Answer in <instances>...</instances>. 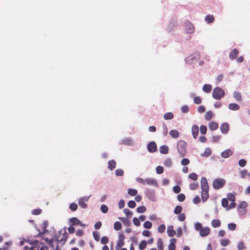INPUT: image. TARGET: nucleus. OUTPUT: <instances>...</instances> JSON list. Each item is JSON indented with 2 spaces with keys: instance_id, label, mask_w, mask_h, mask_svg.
<instances>
[{
  "instance_id": "nucleus-1",
  "label": "nucleus",
  "mask_w": 250,
  "mask_h": 250,
  "mask_svg": "<svg viewBox=\"0 0 250 250\" xmlns=\"http://www.w3.org/2000/svg\"><path fill=\"white\" fill-rule=\"evenodd\" d=\"M177 149L181 157L186 156L187 153V143L183 140H179L177 142Z\"/></svg>"
},
{
  "instance_id": "nucleus-2",
  "label": "nucleus",
  "mask_w": 250,
  "mask_h": 250,
  "mask_svg": "<svg viewBox=\"0 0 250 250\" xmlns=\"http://www.w3.org/2000/svg\"><path fill=\"white\" fill-rule=\"evenodd\" d=\"M225 96V91L221 88L217 87L213 89L212 97L216 100H220Z\"/></svg>"
},
{
  "instance_id": "nucleus-3",
  "label": "nucleus",
  "mask_w": 250,
  "mask_h": 250,
  "mask_svg": "<svg viewBox=\"0 0 250 250\" xmlns=\"http://www.w3.org/2000/svg\"><path fill=\"white\" fill-rule=\"evenodd\" d=\"M225 181L223 179H217L213 181L212 186L214 189H218L222 188L225 185Z\"/></svg>"
},
{
  "instance_id": "nucleus-4",
  "label": "nucleus",
  "mask_w": 250,
  "mask_h": 250,
  "mask_svg": "<svg viewBox=\"0 0 250 250\" xmlns=\"http://www.w3.org/2000/svg\"><path fill=\"white\" fill-rule=\"evenodd\" d=\"M89 198V196H84L80 198L78 201L79 205L83 208H86L87 205L85 202L88 201Z\"/></svg>"
},
{
  "instance_id": "nucleus-5",
  "label": "nucleus",
  "mask_w": 250,
  "mask_h": 250,
  "mask_svg": "<svg viewBox=\"0 0 250 250\" xmlns=\"http://www.w3.org/2000/svg\"><path fill=\"white\" fill-rule=\"evenodd\" d=\"M201 187L202 190H209V186L206 178L202 177L201 178Z\"/></svg>"
},
{
  "instance_id": "nucleus-6",
  "label": "nucleus",
  "mask_w": 250,
  "mask_h": 250,
  "mask_svg": "<svg viewBox=\"0 0 250 250\" xmlns=\"http://www.w3.org/2000/svg\"><path fill=\"white\" fill-rule=\"evenodd\" d=\"M147 149L150 152H154L157 149V146L154 142L149 143L147 145Z\"/></svg>"
},
{
  "instance_id": "nucleus-7",
  "label": "nucleus",
  "mask_w": 250,
  "mask_h": 250,
  "mask_svg": "<svg viewBox=\"0 0 250 250\" xmlns=\"http://www.w3.org/2000/svg\"><path fill=\"white\" fill-rule=\"evenodd\" d=\"M210 232V229L208 227H204L200 231V235L202 237H205L208 235Z\"/></svg>"
},
{
  "instance_id": "nucleus-8",
  "label": "nucleus",
  "mask_w": 250,
  "mask_h": 250,
  "mask_svg": "<svg viewBox=\"0 0 250 250\" xmlns=\"http://www.w3.org/2000/svg\"><path fill=\"white\" fill-rule=\"evenodd\" d=\"M48 248L46 246L42 245L41 247L37 246V244L30 247L28 250H47Z\"/></svg>"
},
{
  "instance_id": "nucleus-9",
  "label": "nucleus",
  "mask_w": 250,
  "mask_h": 250,
  "mask_svg": "<svg viewBox=\"0 0 250 250\" xmlns=\"http://www.w3.org/2000/svg\"><path fill=\"white\" fill-rule=\"evenodd\" d=\"M239 54V51L237 49H233L229 53V57L231 60H234L237 58Z\"/></svg>"
},
{
  "instance_id": "nucleus-10",
  "label": "nucleus",
  "mask_w": 250,
  "mask_h": 250,
  "mask_svg": "<svg viewBox=\"0 0 250 250\" xmlns=\"http://www.w3.org/2000/svg\"><path fill=\"white\" fill-rule=\"evenodd\" d=\"M186 30L188 33H191L194 32V27L191 22H188L186 23Z\"/></svg>"
},
{
  "instance_id": "nucleus-11",
  "label": "nucleus",
  "mask_w": 250,
  "mask_h": 250,
  "mask_svg": "<svg viewBox=\"0 0 250 250\" xmlns=\"http://www.w3.org/2000/svg\"><path fill=\"white\" fill-rule=\"evenodd\" d=\"M146 182L148 185H152L154 187H158V184L157 181L153 178H147L146 180Z\"/></svg>"
},
{
  "instance_id": "nucleus-12",
  "label": "nucleus",
  "mask_w": 250,
  "mask_h": 250,
  "mask_svg": "<svg viewBox=\"0 0 250 250\" xmlns=\"http://www.w3.org/2000/svg\"><path fill=\"white\" fill-rule=\"evenodd\" d=\"M191 131L193 138L196 139L199 133L198 126L197 125H193L192 127Z\"/></svg>"
},
{
  "instance_id": "nucleus-13",
  "label": "nucleus",
  "mask_w": 250,
  "mask_h": 250,
  "mask_svg": "<svg viewBox=\"0 0 250 250\" xmlns=\"http://www.w3.org/2000/svg\"><path fill=\"white\" fill-rule=\"evenodd\" d=\"M208 190H202L201 197L203 202H206L208 198Z\"/></svg>"
},
{
  "instance_id": "nucleus-14",
  "label": "nucleus",
  "mask_w": 250,
  "mask_h": 250,
  "mask_svg": "<svg viewBox=\"0 0 250 250\" xmlns=\"http://www.w3.org/2000/svg\"><path fill=\"white\" fill-rule=\"evenodd\" d=\"M221 132L223 133L226 134L227 133L229 130V125L228 123H223L220 127Z\"/></svg>"
},
{
  "instance_id": "nucleus-15",
  "label": "nucleus",
  "mask_w": 250,
  "mask_h": 250,
  "mask_svg": "<svg viewBox=\"0 0 250 250\" xmlns=\"http://www.w3.org/2000/svg\"><path fill=\"white\" fill-rule=\"evenodd\" d=\"M167 235L170 237L174 236L176 234L175 231L173 229V226H169L167 229Z\"/></svg>"
},
{
  "instance_id": "nucleus-16",
  "label": "nucleus",
  "mask_w": 250,
  "mask_h": 250,
  "mask_svg": "<svg viewBox=\"0 0 250 250\" xmlns=\"http://www.w3.org/2000/svg\"><path fill=\"white\" fill-rule=\"evenodd\" d=\"M70 222L72 224L71 226L73 225H81L83 226H84L83 225H82L81 222L76 217H72L70 219Z\"/></svg>"
},
{
  "instance_id": "nucleus-17",
  "label": "nucleus",
  "mask_w": 250,
  "mask_h": 250,
  "mask_svg": "<svg viewBox=\"0 0 250 250\" xmlns=\"http://www.w3.org/2000/svg\"><path fill=\"white\" fill-rule=\"evenodd\" d=\"M232 154V151L230 149H227L221 153V156L227 158Z\"/></svg>"
},
{
  "instance_id": "nucleus-18",
  "label": "nucleus",
  "mask_w": 250,
  "mask_h": 250,
  "mask_svg": "<svg viewBox=\"0 0 250 250\" xmlns=\"http://www.w3.org/2000/svg\"><path fill=\"white\" fill-rule=\"evenodd\" d=\"M169 148L166 145H163L160 147V152L162 154H167L168 152Z\"/></svg>"
},
{
  "instance_id": "nucleus-19",
  "label": "nucleus",
  "mask_w": 250,
  "mask_h": 250,
  "mask_svg": "<svg viewBox=\"0 0 250 250\" xmlns=\"http://www.w3.org/2000/svg\"><path fill=\"white\" fill-rule=\"evenodd\" d=\"M116 163L113 160H111L108 161V168L110 170H112L116 167Z\"/></svg>"
},
{
  "instance_id": "nucleus-20",
  "label": "nucleus",
  "mask_w": 250,
  "mask_h": 250,
  "mask_svg": "<svg viewBox=\"0 0 250 250\" xmlns=\"http://www.w3.org/2000/svg\"><path fill=\"white\" fill-rule=\"evenodd\" d=\"M214 21V17L212 15H207L205 17V21L208 23H212Z\"/></svg>"
},
{
  "instance_id": "nucleus-21",
  "label": "nucleus",
  "mask_w": 250,
  "mask_h": 250,
  "mask_svg": "<svg viewBox=\"0 0 250 250\" xmlns=\"http://www.w3.org/2000/svg\"><path fill=\"white\" fill-rule=\"evenodd\" d=\"M233 96L237 102H241L242 100L241 93L238 91H235L233 93Z\"/></svg>"
},
{
  "instance_id": "nucleus-22",
  "label": "nucleus",
  "mask_w": 250,
  "mask_h": 250,
  "mask_svg": "<svg viewBox=\"0 0 250 250\" xmlns=\"http://www.w3.org/2000/svg\"><path fill=\"white\" fill-rule=\"evenodd\" d=\"M119 219L122 221L124 224L126 226H130L131 225V221L125 217H120Z\"/></svg>"
},
{
  "instance_id": "nucleus-23",
  "label": "nucleus",
  "mask_w": 250,
  "mask_h": 250,
  "mask_svg": "<svg viewBox=\"0 0 250 250\" xmlns=\"http://www.w3.org/2000/svg\"><path fill=\"white\" fill-rule=\"evenodd\" d=\"M209 128L211 130H215L217 129L218 125L215 122H211L209 124Z\"/></svg>"
},
{
  "instance_id": "nucleus-24",
  "label": "nucleus",
  "mask_w": 250,
  "mask_h": 250,
  "mask_svg": "<svg viewBox=\"0 0 250 250\" xmlns=\"http://www.w3.org/2000/svg\"><path fill=\"white\" fill-rule=\"evenodd\" d=\"M211 225L213 228L219 227L221 226V221L218 219H213L211 221Z\"/></svg>"
},
{
  "instance_id": "nucleus-25",
  "label": "nucleus",
  "mask_w": 250,
  "mask_h": 250,
  "mask_svg": "<svg viewBox=\"0 0 250 250\" xmlns=\"http://www.w3.org/2000/svg\"><path fill=\"white\" fill-rule=\"evenodd\" d=\"M212 89V86L208 84H206L203 86V90L207 93H209Z\"/></svg>"
},
{
  "instance_id": "nucleus-26",
  "label": "nucleus",
  "mask_w": 250,
  "mask_h": 250,
  "mask_svg": "<svg viewBox=\"0 0 250 250\" xmlns=\"http://www.w3.org/2000/svg\"><path fill=\"white\" fill-rule=\"evenodd\" d=\"M229 108L232 110H237L240 108V106L237 104H230Z\"/></svg>"
},
{
  "instance_id": "nucleus-27",
  "label": "nucleus",
  "mask_w": 250,
  "mask_h": 250,
  "mask_svg": "<svg viewBox=\"0 0 250 250\" xmlns=\"http://www.w3.org/2000/svg\"><path fill=\"white\" fill-rule=\"evenodd\" d=\"M169 134L173 138H177L179 136V132L177 130H172L169 132Z\"/></svg>"
},
{
  "instance_id": "nucleus-28",
  "label": "nucleus",
  "mask_w": 250,
  "mask_h": 250,
  "mask_svg": "<svg viewBox=\"0 0 250 250\" xmlns=\"http://www.w3.org/2000/svg\"><path fill=\"white\" fill-rule=\"evenodd\" d=\"M147 246V242L146 240H143L140 242L139 245V248L141 250H144L146 248Z\"/></svg>"
},
{
  "instance_id": "nucleus-29",
  "label": "nucleus",
  "mask_w": 250,
  "mask_h": 250,
  "mask_svg": "<svg viewBox=\"0 0 250 250\" xmlns=\"http://www.w3.org/2000/svg\"><path fill=\"white\" fill-rule=\"evenodd\" d=\"M127 193L130 195L134 196L137 194L138 191L135 189L128 188L127 190Z\"/></svg>"
},
{
  "instance_id": "nucleus-30",
  "label": "nucleus",
  "mask_w": 250,
  "mask_h": 250,
  "mask_svg": "<svg viewBox=\"0 0 250 250\" xmlns=\"http://www.w3.org/2000/svg\"><path fill=\"white\" fill-rule=\"evenodd\" d=\"M174 117L173 114L171 112H167L164 115V118L165 120H170Z\"/></svg>"
},
{
  "instance_id": "nucleus-31",
  "label": "nucleus",
  "mask_w": 250,
  "mask_h": 250,
  "mask_svg": "<svg viewBox=\"0 0 250 250\" xmlns=\"http://www.w3.org/2000/svg\"><path fill=\"white\" fill-rule=\"evenodd\" d=\"M122 224L120 222H115L114 224V229L116 230H120L122 229Z\"/></svg>"
},
{
  "instance_id": "nucleus-32",
  "label": "nucleus",
  "mask_w": 250,
  "mask_h": 250,
  "mask_svg": "<svg viewBox=\"0 0 250 250\" xmlns=\"http://www.w3.org/2000/svg\"><path fill=\"white\" fill-rule=\"evenodd\" d=\"M158 250H163V242L161 238H159L157 241Z\"/></svg>"
},
{
  "instance_id": "nucleus-33",
  "label": "nucleus",
  "mask_w": 250,
  "mask_h": 250,
  "mask_svg": "<svg viewBox=\"0 0 250 250\" xmlns=\"http://www.w3.org/2000/svg\"><path fill=\"white\" fill-rule=\"evenodd\" d=\"M124 245V241L122 240H119L117 242V244L115 246V249L116 250H119Z\"/></svg>"
},
{
  "instance_id": "nucleus-34",
  "label": "nucleus",
  "mask_w": 250,
  "mask_h": 250,
  "mask_svg": "<svg viewBox=\"0 0 250 250\" xmlns=\"http://www.w3.org/2000/svg\"><path fill=\"white\" fill-rule=\"evenodd\" d=\"M199 186L198 182H192L189 185V188L191 190H195Z\"/></svg>"
},
{
  "instance_id": "nucleus-35",
  "label": "nucleus",
  "mask_w": 250,
  "mask_h": 250,
  "mask_svg": "<svg viewBox=\"0 0 250 250\" xmlns=\"http://www.w3.org/2000/svg\"><path fill=\"white\" fill-rule=\"evenodd\" d=\"M211 151L210 149L208 147H207L205 149L204 154H201V155L203 156L208 157L211 154Z\"/></svg>"
},
{
  "instance_id": "nucleus-36",
  "label": "nucleus",
  "mask_w": 250,
  "mask_h": 250,
  "mask_svg": "<svg viewBox=\"0 0 250 250\" xmlns=\"http://www.w3.org/2000/svg\"><path fill=\"white\" fill-rule=\"evenodd\" d=\"M237 249L238 250H243L246 249V246L243 242H239L237 244Z\"/></svg>"
},
{
  "instance_id": "nucleus-37",
  "label": "nucleus",
  "mask_w": 250,
  "mask_h": 250,
  "mask_svg": "<svg viewBox=\"0 0 250 250\" xmlns=\"http://www.w3.org/2000/svg\"><path fill=\"white\" fill-rule=\"evenodd\" d=\"M182 210V207L181 206H177L174 210V212L176 214H178L181 213Z\"/></svg>"
},
{
  "instance_id": "nucleus-38",
  "label": "nucleus",
  "mask_w": 250,
  "mask_h": 250,
  "mask_svg": "<svg viewBox=\"0 0 250 250\" xmlns=\"http://www.w3.org/2000/svg\"><path fill=\"white\" fill-rule=\"evenodd\" d=\"M77 204L75 203H71L69 205V208L73 211H75L77 209Z\"/></svg>"
},
{
  "instance_id": "nucleus-39",
  "label": "nucleus",
  "mask_w": 250,
  "mask_h": 250,
  "mask_svg": "<svg viewBox=\"0 0 250 250\" xmlns=\"http://www.w3.org/2000/svg\"><path fill=\"white\" fill-rule=\"evenodd\" d=\"M229 243V240L228 239H221L220 240V244L222 246H226Z\"/></svg>"
},
{
  "instance_id": "nucleus-40",
  "label": "nucleus",
  "mask_w": 250,
  "mask_h": 250,
  "mask_svg": "<svg viewBox=\"0 0 250 250\" xmlns=\"http://www.w3.org/2000/svg\"><path fill=\"white\" fill-rule=\"evenodd\" d=\"M164 165L167 167H171L172 165L171 160L169 158H167L164 162Z\"/></svg>"
},
{
  "instance_id": "nucleus-41",
  "label": "nucleus",
  "mask_w": 250,
  "mask_h": 250,
  "mask_svg": "<svg viewBox=\"0 0 250 250\" xmlns=\"http://www.w3.org/2000/svg\"><path fill=\"white\" fill-rule=\"evenodd\" d=\"M124 212L125 214L126 215L127 217H130L132 214L133 213L132 211H130L128 208H125L124 209Z\"/></svg>"
},
{
  "instance_id": "nucleus-42",
  "label": "nucleus",
  "mask_w": 250,
  "mask_h": 250,
  "mask_svg": "<svg viewBox=\"0 0 250 250\" xmlns=\"http://www.w3.org/2000/svg\"><path fill=\"white\" fill-rule=\"evenodd\" d=\"M188 177L192 180L196 181L198 179V175L195 173H191L189 174Z\"/></svg>"
},
{
  "instance_id": "nucleus-43",
  "label": "nucleus",
  "mask_w": 250,
  "mask_h": 250,
  "mask_svg": "<svg viewBox=\"0 0 250 250\" xmlns=\"http://www.w3.org/2000/svg\"><path fill=\"white\" fill-rule=\"evenodd\" d=\"M146 210V208L144 206H141L137 208V211L138 213H143Z\"/></svg>"
},
{
  "instance_id": "nucleus-44",
  "label": "nucleus",
  "mask_w": 250,
  "mask_h": 250,
  "mask_svg": "<svg viewBox=\"0 0 250 250\" xmlns=\"http://www.w3.org/2000/svg\"><path fill=\"white\" fill-rule=\"evenodd\" d=\"M100 209H101V211L104 213H106L108 210V208L107 206L105 205H102L101 206Z\"/></svg>"
},
{
  "instance_id": "nucleus-45",
  "label": "nucleus",
  "mask_w": 250,
  "mask_h": 250,
  "mask_svg": "<svg viewBox=\"0 0 250 250\" xmlns=\"http://www.w3.org/2000/svg\"><path fill=\"white\" fill-rule=\"evenodd\" d=\"M185 198V195L183 193H180L177 195V200L180 202L184 201Z\"/></svg>"
},
{
  "instance_id": "nucleus-46",
  "label": "nucleus",
  "mask_w": 250,
  "mask_h": 250,
  "mask_svg": "<svg viewBox=\"0 0 250 250\" xmlns=\"http://www.w3.org/2000/svg\"><path fill=\"white\" fill-rule=\"evenodd\" d=\"M144 227L147 229H149L152 227V223L149 221H146L144 223Z\"/></svg>"
},
{
  "instance_id": "nucleus-47",
  "label": "nucleus",
  "mask_w": 250,
  "mask_h": 250,
  "mask_svg": "<svg viewBox=\"0 0 250 250\" xmlns=\"http://www.w3.org/2000/svg\"><path fill=\"white\" fill-rule=\"evenodd\" d=\"M212 117V112L211 111H208L205 114L206 120H209Z\"/></svg>"
},
{
  "instance_id": "nucleus-48",
  "label": "nucleus",
  "mask_w": 250,
  "mask_h": 250,
  "mask_svg": "<svg viewBox=\"0 0 250 250\" xmlns=\"http://www.w3.org/2000/svg\"><path fill=\"white\" fill-rule=\"evenodd\" d=\"M248 206L247 203L245 201H242L238 205V208H245Z\"/></svg>"
},
{
  "instance_id": "nucleus-49",
  "label": "nucleus",
  "mask_w": 250,
  "mask_h": 250,
  "mask_svg": "<svg viewBox=\"0 0 250 250\" xmlns=\"http://www.w3.org/2000/svg\"><path fill=\"white\" fill-rule=\"evenodd\" d=\"M228 199L232 202H234L235 200V195L232 193H229L227 195Z\"/></svg>"
},
{
  "instance_id": "nucleus-50",
  "label": "nucleus",
  "mask_w": 250,
  "mask_h": 250,
  "mask_svg": "<svg viewBox=\"0 0 250 250\" xmlns=\"http://www.w3.org/2000/svg\"><path fill=\"white\" fill-rule=\"evenodd\" d=\"M42 212V210L40 208L34 209L32 211V213L33 215H37L40 214Z\"/></svg>"
},
{
  "instance_id": "nucleus-51",
  "label": "nucleus",
  "mask_w": 250,
  "mask_h": 250,
  "mask_svg": "<svg viewBox=\"0 0 250 250\" xmlns=\"http://www.w3.org/2000/svg\"><path fill=\"white\" fill-rule=\"evenodd\" d=\"M207 131V127L206 126L202 125L200 126V132L202 134H205Z\"/></svg>"
},
{
  "instance_id": "nucleus-52",
  "label": "nucleus",
  "mask_w": 250,
  "mask_h": 250,
  "mask_svg": "<svg viewBox=\"0 0 250 250\" xmlns=\"http://www.w3.org/2000/svg\"><path fill=\"white\" fill-rule=\"evenodd\" d=\"M228 227L230 230L232 231L235 229L236 226L234 223H229L228 225Z\"/></svg>"
},
{
  "instance_id": "nucleus-53",
  "label": "nucleus",
  "mask_w": 250,
  "mask_h": 250,
  "mask_svg": "<svg viewBox=\"0 0 250 250\" xmlns=\"http://www.w3.org/2000/svg\"><path fill=\"white\" fill-rule=\"evenodd\" d=\"M93 235L94 239L96 241H99V240H100V235H99V233L98 232L96 231H94L93 232Z\"/></svg>"
},
{
  "instance_id": "nucleus-54",
  "label": "nucleus",
  "mask_w": 250,
  "mask_h": 250,
  "mask_svg": "<svg viewBox=\"0 0 250 250\" xmlns=\"http://www.w3.org/2000/svg\"><path fill=\"white\" fill-rule=\"evenodd\" d=\"M124 172L122 169H117L115 171V174L118 176H121L123 175Z\"/></svg>"
},
{
  "instance_id": "nucleus-55",
  "label": "nucleus",
  "mask_w": 250,
  "mask_h": 250,
  "mask_svg": "<svg viewBox=\"0 0 250 250\" xmlns=\"http://www.w3.org/2000/svg\"><path fill=\"white\" fill-rule=\"evenodd\" d=\"M158 231L160 233H163L165 231V229H166L165 225L164 224L160 225L158 227Z\"/></svg>"
},
{
  "instance_id": "nucleus-56",
  "label": "nucleus",
  "mask_w": 250,
  "mask_h": 250,
  "mask_svg": "<svg viewBox=\"0 0 250 250\" xmlns=\"http://www.w3.org/2000/svg\"><path fill=\"white\" fill-rule=\"evenodd\" d=\"M163 133L164 136H166L167 134V128L166 124H163Z\"/></svg>"
},
{
  "instance_id": "nucleus-57",
  "label": "nucleus",
  "mask_w": 250,
  "mask_h": 250,
  "mask_svg": "<svg viewBox=\"0 0 250 250\" xmlns=\"http://www.w3.org/2000/svg\"><path fill=\"white\" fill-rule=\"evenodd\" d=\"M178 219L180 221H184L186 219V215L184 213H179Z\"/></svg>"
},
{
  "instance_id": "nucleus-58",
  "label": "nucleus",
  "mask_w": 250,
  "mask_h": 250,
  "mask_svg": "<svg viewBox=\"0 0 250 250\" xmlns=\"http://www.w3.org/2000/svg\"><path fill=\"white\" fill-rule=\"evenodd\" d=\"M195 228L197 230H199L200 232L203 227L200 223H196Z\"/></svg>"
},
{
  "instance_id": "nucleus-59",
  "label": "nucleus",
  "mask_w": 250,
  "mask_h": 250,
  "mask_svg": "<svg viewBox=\"0 0 250 250\" xmlns=\"http://www.w3.org/2000/svg\"><path fill=\"white\" fill-rule=\"evenodd\" d=\"M127 205L129 208H133L136 206V203L133 200H130L128 202Z\"/></svg>"
},
{
  "instance_id": "nucleus-60",
  "label": "nucleus",
  "mask_w": 250,
  "mask_h": 250,
  "mask_svg": "<svg viewBox=\"0 0 250 250\" xmlns=\"http://www.w3.org/2000/svg\"><path fill=\"white\" fill-rule=\"evenodd\" d=\"M173 191L175 193H179L181 191V188L179 186H175L173 188Z\"/></svg>"
},
{
  "instance_id": "nucleus-61",
  "label": "nucleus",
  "mask_w": 250,
  "mask_h": 250,
  "mask_svg": "<svg viewBox=\"0 0 250 250\" xmlns=\"http://www.w3.org/2000/svg\"><path fill=\"white\" fill-rule=\"evenodd\" d=\"M156 172L159 174H162L164 172V168L161 166H158L156 167Z\"/></svg>"
},
{
  "instance_id": "nucleus-62",
  "label": "nucleus",
  "mask_w": 250,
  "mask_h": 250,
  "mask_svg": "<svg viewBox=\"0 0 250 250\" xmlns=\"http://www.w3.org/2000/svg\"><path fill=\"white\" fill-rule=\"evenodd\" d=\"M108 238L106 236H103L101 239V242L103 244H106L108 242Z\"/></svg>"
},
{
  "instance_id": "nucleus-63",
  "label": "nucleus",
  "mask_w": 250,
  "mask_h": 250,
  "mask_svg": "<svg viewBox=\"0 0 250 250\" xmlns=\"http://www.w3.org/2000/svg\"><path fill=\"white\" fill-rule=\"evenodd\" d=\"M181 110L183 113H188L189 111V107L188 105H184L182 107Z\"/></svg>"
},
{
  "instance_id": "nucleus-64",
  "label": "nucleus",
  "mask_w": 250,
  "mask_h": 250,
  "mask_svg": "<svg viewBox=\"0 0 250 250\" xmlns=\"http://www.w3.org/2000/svg\"><path fill=\"white\" fill-rule=\"evenodd\" d=\"M189 163V160L187 158H184L181 161V164L183 166H186L188 165Z\"/></svg>"
}]
</instances>
